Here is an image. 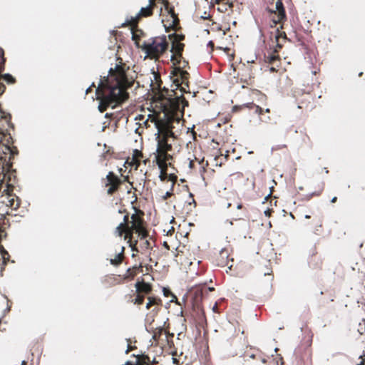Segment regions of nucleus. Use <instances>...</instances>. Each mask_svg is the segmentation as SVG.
<instances>
[{"instance_id": "nucleus-29", "label": "nucleus", "mask_w": 365, "mask_h": 365, "mask_svg": "<svg viewBox=\"0 0 365 365\" xmlns=\"http://www.w3.org/2000/svg\"><path fill=\"white\" fill-rule=\"evenodd\" d=\"M195 161L197 162L198 164L201 165L202 170H200V172H202V171L205 172L206 171L205 167L208 165V162L207 161H205L204 159H202L201 160H198L195 158V160H192L190 161L189 166H190V168H195Z\"/></svg>"}, {"instance_id": "nucleus-28", "label": "nucleus", "mask_w": 365, "mask_h": 365, "mask_svg": "<svg viewBox=\"0 0 365 365\" xmlns=\"http://www.w3.org/2000/svg\"><path fill=\"white\" fill-rule=\"evenodd\" d=\"M135 361H138L141 365H152L150 357L145 354L137 355Z\"/></svg>"}, {"instance_id": "nucleus-9", "label": "nucleus", "mask_w": 365, "mask_h": 365, "mask_svg": "<svg viewBox=\"0 0 365 365\" xmlns=\"http://www.w3.org/2000/svg\"><path fill=\"white\" fill-rule=\"evenodd\" d=\"M264 61L270 66L271 71H277L281 65V58L279 52H274L272 49L271 52H268L264 55Z\"/></svg>"}, {"instance_id": "nucleus-33", "label": "nucleus", "mask_w": 365, "mask_h": 365, "mask_svg": "<svg viewBox=\"0 0 365 365\" xmlns=\"http://www.w3.org/2000/svg\"><path fill=\"white\" fill-rule=\"evenodd\" d=\"M220 6L217 8V10L222 13H225L230 9H232L233 7V4H225L224 3L218 4Z\"/></svg>"}, {"instance_id": "nucleus-1", "label": "nucleus", "mask_w": 365, "mask_h": 365, "mask_svg": "<svg viewBox=\"0 0 365 365\" xmlns=\"http://www.w3.org/2000/svg\"><path fill=\"white\" fill-rule=\"evenodd\" d=\"M168 91H165L159 95V108L163 112V117L153 116L151 122L155 123L158 130L155 140L157 149L153 153L154 160L160 169L159 178L161 181H170V174L168 168L172 165L173 160V143L176 139L173 132L175 123H179L184 115L185 107L188 106V101L182 97L171 98L167 96Z\"/></svg>"}, {"instance_id": "nucleus-55", "label": "nucleus", "mask_w": 365, "mask_h": 365, "mask_svg": "<svg viewBox=\"0 0 365 365\" xmlns=\"http://www.w3.org/2000/svg\"><path fill=\"white\" fill-rule=\"evenodd\" d=\"M148 161H149V160H148V159L144 160H143V163H144L145 165H146L147 162H148Z\"/></svg>"}, {"instance_id": "nucleus-15", "label": "nucleus", "mask_w": 365, "mask_h": 365, "mask_svg": "<svg viewBox=\"0 0 365 365\" xmlns=\"http://www.w3.org/2000/svg\"><path fill=\"white\" fill-rule=\"evenodd\" d=\"M142 269L143 266L141 264L138 266L135 265L128 268L126 272L123 275H121L123 282L125 283L133 280L138 272L142 271Z\"/></svg>"}, {"instance_id": "nucleus-41", "label": "nucleus", "mask_w": 365, "mask_h": 365, "mask_svg": "<svg viewBox=\"0 0 365 365\" xmlns=\"http://www.w3.org/2000/svg\"><path fill=\"white\" fill-rule=\"evenodd\" d=\"M273 212H274V211H273V210H272V208H267V209L264 212V213L265 216H267V217H271L272 213Z\"/></svg>"}, {"instance_id": "nucleus-4", "label": "nucleus", "mask_w": 365, "mask_h": 365, "mask_svg": "<svg viewBox=\"0 0 365 365\" xmlns=\"http://www.w3.org/2000/svg\"><path fill=\"white\" fill-rule=\"evenodd\" d=\"M185 44L181 42L172 43L171 52L173 55L171 56V61L173 65L175 66L173 70L171 71L170 74L173 77V83L175 86L176 90H180L182 93L180 97H182L185 101L186 99L183 96L184 93H190L187 90V88H189V78L190 74L187 71L182 70L180 67L181 58H182V52L184 50ZM158 92L156 93V107L159 108V103H158L159 101V95L161 93H165V91H168V94L167 96L171 98H179L177 96V93L174 90H168L167 88H161L160 84H158Z\"/></svg>"}, {"instance_id": "nucleus-17", "label": "nucleus", "mask_w": 365, "mask_h": 365, "mask_svg": "<svg viewBox=\"0 0 365 365\" xmlns=\"http://www.w3.org/2000/svg\"><path fill=\"white\" fill-rule=\"evenodd\" d=\"M131 26L132 31V39L135 41V43L138 48H141L142 44H140V41L142 37L145 36L144 31L138 27V24L133 26L130 25Z\"/></svg>"}, {"instance_id": "nucleus-62", "label": "nucleus", "mask_w": 365, "mask_h": 365, "mask_svg": "<svg viewBox=\"0 0 365 365\" xmlns=\"http://www.w3.org/2000/svg\"><path fill=\"white\" fill-rule=\"evenodd\" d=\"M183 63H184L185 64H187V62H186V61H183Z\"/></svg>"}, {"instance_id": "nucleus-23", "label": "nucleus", "mask_w": 365, "mask_h": 365, "mask_svg": "<svg viewBox=\"0 0 365 365\" xmlns=\"http://www.w3.org/2000/svg\"><path fill=\"white\" fill-rule=\"evenodd\" d=\"M143 157V155L142 152L135 149L133 150L131 161L129 163L132 167H134V168L137 170L140 165Z\"/></svg>"}, {"instance_id": "nucleus-31", "label": "nucleus", "mask_w": 365, "mask_h": 365, "mask_svg": "<svg viewBox=\"0 0 365 365\" xmlns=\"http://www.w3.org/2000/svg\"><path fill=\"white\" fill-rule=\"evenodd\" d=\"M170 39H172V43L181 42L185 39V35L178 34H173L168 36Z\"/></svg>"}, {"instance_id": "nucleus-2", "label": "nucleus", "mask_w": 365, "mask_h": 365, "mask_svg": "<svg viewBox=\"0 0 365 365\" xmlns=\"http://www.w3.org/2000/svg\"><path fill=\"white\" fill-rule=\"evenodd\" d=\"M117 61L118 63L114 68H110L108 76L101 81L96 91L101 113L125 103L129 98L127 91L135 82L134 72L121 58H118Z\"/></svg>"}, {"instance_id": "nucleus-60", "label": "nucleus", "mask_w": 365, "mask_h": 365, "mask_svg": "<svg viewBox=\"0 0 365 365\" xmlns=\"http://www.w3.org/2000/svg\"><path fill=\"white\" fill-rule=\"evenodd\" d=\"M320 194H321V192H319L317 193V194H316V195H317V196H318V195H319Z\"/></svg>"}, {"instance_id": "nucleus-50", "label": "nucleus", "mask_w": 365, "mask_h": 365, "mask_svg": "<svg viewBox=\"0 0 365 365\" xmlns=\"http://www.w3.org/2000/svg\"><path fill=\"white\" fill-rule=\"evenodd\" d=\"M163 246H164L165 247H166L168 250H170V247H169V245H168V242H164V243H163Z\"/></svg>"}, {"instance_id": "nucleus-5", "label": "nucleus", "mask_w": 365, "mask_h": 365, "mask_svg": "<svg viewBox=\"0 0 365 365\" xmlns=\"http://www.w3.org/2000/svg\"><path fill=\"white\" fill-rule=\"evenodd\" d=\"M169 43L165 35L150 38L145 41L141 49L150 59L158 60L168 49Z\"/></svg>"}, {"instance_id": "nucleus-38", "label": "nucleus", "mask_w": 365, "mask_h": 365, "mask_svg": "<svg viewBox=\"0 0 365 365\" xmlns=\"http://www.w3.org/2000/svg\"><path fill=\"white\" fill-rule=\"evenodd\" d=\"M284 148H287L286 145H284V144L277 145L272 147V150L274 151V150H278L284 149Z\"/></svg>"}, {"instance_id": "nucleus-20", "label": "nucleus", "mask_w": 365, "mask_h": 365, "mask_svg": "<svg viewBox=\"0 0 365 365\" xmlns=\"http://www.w3.org/2000/svg\"><path fill=\"white\" fill-rule=\"evenodd\" d=\"M147 331L152 334L153 336V339L154 340V341L156 343V344H158L160 339V337L162 336L163 334L166 331V330H164V328L161 326H159V327H151V325L149 326L148 328H147Z\"/></svg>"}, {"instance_id": "nucleus-53", "label": "nucleus", "mask_w": 365, "mask_h": 365, "mask_svg": "<svg viewBox=\"0 0 365 365\" xmlns=\"http://www.w3.org/2000/svg\"><path fill=\"white\" fill-rule=\"evenodd\" d=\"M172 232H174L173 227H172L170 230H168V233H170V235H172Z\"/></svg>"}, {"instance_id": "nucleus-12", "label": "nucleus", "mask_w": 365, "mask_h": 365, "mask_svg": "<svg viewBox=\"0 0 365 365\" xmlns=\"http://www.w3.org/2000/svg\"><path fill=\"white\" fill-rule=\"evenodd\" d=\"M287 41V37L285 32L280 31L279 29H277L274 34V41H273V43H275V46H273V48H270V49H274V52H279Z\"/></svg>"}, {"instance_id": "nucleus-7", "label": "nucleus", "mask_w": 365, "mask_h": 365, "mask_svg": "<svg viewBox=\"0 0 365 365\" xmlns=\"http://www.w3.org/2000/svg\"><path fill=\"white\" fill-rule=\"evenodd\" d=\"M106 187H108L107 193L110 195H113L120 188L123 180L117 176L113 172H109L106 175Z\"/></svg>"}, {"instance_id": "nucleus-24", "label": "nucleus", "mask_w": 365, "mask_h": 365, "mask_svg": "<svg viewBox=\"0 0 365 365\" xmlns=\"http://www.w3.org/2000/svg\"><path fill=\"white\" fill-rule=\"evenodd\" d=\"M124 251L125 247H121L120 251L115 255L114 258H110V262L112 265L118 266L123 262L125 257Z\"/></svg>"}, {"instance_id": "nucleus-43", "label": "nucleus", "mask_w": 365, "mask_h": 365, "mask_svg": "<svg viewBox=\"0 0 365 365\" xmlns=\"http://www.w3.org/2000/svg\"><path fill=\"white\" fill-rule=\"evenodd\" d=\"M255 93H257L260 96V98L262 100L265 101H267V96L264 94L262 93L259 91L257 90L255 91Z\"/></svg>"}, {"instance_id": "nucleus-16", "label": "nucleus", "mask_w": 365, "mask_h": 365, "mask_svg": "<svg viewBox=\"0 0 365 365\" xmlns=\"http://www.w3.org/2000/svg\"><path fill=\"white\" fill-rule=\"evenodd\" d=\"M309 265L312 269H320L322 265V259L319 255H317V248L314 247L312 254L309 258Z\"/></svg>"}, {"instance_id": "nucleus-36", "label": "nucleus", "mask_w": 365, "mask_h": 365, "mask_svg": "<svg viewBox=\"0 0 365 365\" xmlns=\"http://www.w3.org/2000/svg\"><path fill=\"white\" fill-rule=\"evenodd\" d=\"M264 276H267L269 278V280L272 282L273 280V274H272V270L271 268L267 269V272H264Z\"/></svg>"}, {"instance_id": "nucleus-27", "label": "nucleus", "mask_w": 365, "mask_h": 365, "mask_svg": "<svg viewBox=\"0 0 365 365\" xmlns=\"http://www.w3.org/2000/svg\"><path fill=\"white\" fill-rule=\"evenodd\" d=\"M134 234H131L130 240V238L124 239L125 240H128V242L129 243L130 247L131 248V250L133 252H140V248L139 247V242L138 239H135Z\"/></svg>"}, {"instance_id": "nucleus-34", "label": "nucleus", "mask_w": 365, "mask_h": 365, "mask_svg": "<svg viewBox=\"0 0 365 365\" xmlns=\"http://www.w3.org/2000/svg\"><path fill=\"white\" fill-rule=\"evenodd\" d=\"M145 299V295L142 294H136V297L133 299V302L135 304L140 305L143 304Z\"/></svg>"}, {"instance_id": "nucleus-52", "label": "nucleus", "mask_w": 365, "mask_h": 365, "mask_svg": "<svg viewBox=\"0 0 365 365\" xmlns=\"http://www.w3.org/2000/svg\"><path fill=\"white\" fill-rule=\"evenodd\" d=\"M192 135H193L194 139L196 138V133L195 131H192Z\"/></svg>"}, {"instance_id": "nucleus-54", "label": "nucleus", "mask_w": 365, "mask_h": 365, "mask_svg": "<svg viewBox=\"0 0 365 365\" xmlns=\"http://www.w3.org/2000/svg\"><path fill=\"white\" fill-rule=\"evenodd\" d=\"M26 364H27V361L24 360V361H21V365H26Z\"/></svg>"}, {"instance_id": "nucleus-10", "label": "nucleus", "mask_w": 365, "mask_h": 365, "mask_svg": "<svg viewBox=\"0 0 365 365\" xmlns=\"http://www.w3.org/2000/svg\"><path fill=\"white\" fill-rule=\"evenodd\" d=\"M155 8L148 5L146 7H142L135 17H131L130 20L126 21L128 25H136L138 24L139 20L143 17H149L153 15V9Z\"/></svg>"}, {"instance_id": "nucleus-25", "label": "nucleus", "mask_w": 365, "mask_h": 365, "mask_svg": "<svg viewBox=\"0 0 365 365\" xmlns=\"http://www.w3.org/2000/svg\"><path fill=\"white\" fill-rule=\"evenodd\" d=\"M214 288H207L206 287H196L194 292H195V299L196 301L199 299H202L203 297L204 294H207L208 291H213Z\"/></svg>"}, {"instance_id": "nucleus-45", "label": "nucleus", "mask_w": 365, "mask_h": 365, "mask_svg": "<svg viewBox=\"0 0 365 365\" xmlns=\"http://www.w3.org/2000/svg\"><path fill=\"white\" fill-rule=\"evenodd\" d=\"M207 46L210 47L212 50L214 48V43L212 41H210L207 43Z\"/></svg>"}, {"instance_id": "nucleus-8", "label": "nucleus", "mask_w": 365, "mask_h": 365, "mask_svg": "<svg viewBox=\"0 0 365 365\" xmlns=\"http://www.w3.org/2000/svg\"><path fill=\"white\" fill-rule=\"evenodd\" d=\"M232 205H236L237 209L242 210V215H237V219H241L242 217L245 216L247 214V209L245 207L242 202L239 201V199L233 194H232L230 197H228L226 200L222 199L221 205L225 208H230Z\"/></svg>"}, {"instance_id": "nucleus-44", "label": "nucleus", "mask_w": 365, "mask_h": 365, "mask_svg": "<svg viewBox=\"0 0 365 365\" xmlns=\"http://www.w3.org/2000/svg\"><path fill=\"white\" fill-rule=\"evenodd\" d=\"M314 220L316 222L317 224H319V227H322V220L319 217H314Z\"/></svg>"}, {"instance_id": "nucleus-46", "label": "nucleus", "mask_w": 365, "mask_h": 365, "mask_svg": "<svg viewBox=\"0 0 365 365\" xmlns=\"http://www.w3.org/2000/svg\"><path fill=\"white\" fill-rule=\"evenodd\" d=\"M92 87H95V85L94 83L92 84L91 86H90L89 88H88L86 89V93L88 94V93L91 92L92 91Z\"/></svg>"}, {"instance_id": "nucleus-63", "label": "nucleus", "mask_w": 365, "mask_h": 365, "mask_svg": "<svg viewBox=\"0 0 365 365\" xmlns=\"http://www.w3.org/2000/svg\"><path fill=\"white\" fill-rule=\"evenodd\" d=\"M132 257H135V254H133V255H132Z\"/></svg>"}, {"instance_id": "nucleus-61", "label": "nucleus", "mask_w": 365, "mask_h": 365, "mask_svg": "<svg viewBox=\"0 0 365 365\" xmlns=\"http://www.w3.org/2000/svg\"><path fill=\"white\" fill-rule=\"evenodd\" d=\"M129 160H130V158H128V160H126V163H129Z\"/></svg>"}, {"instance_id": "nucleus-42", "label": "nucleus", "mask_w": 365, "mask_h": 365, "mask_svg": "<svg viewBox=\"0 0 365 365\" xmlns=\"http://www.w3.org/2000/svg\"><path fill=\"white\" fill-rule=\"evenodd\" d=\"M224 3L225 4H232L230 0H215V4Z\"/></svg>"}, {"instance_id": "nucleus-57", "label": "nucleus", "mask_w": 365, "mask_h": 365, "mask_svg": "<svg viewBox=\"0 0 365 365\" xmlns=\"http://www.w3.org/2000/svg\"><path fill=\"white\" fill-rule=\"evenodd\" d=\"M358 365H365L364 361H362Z\"/></svg>"}, {"instance_id": "nucleus-19", "label": "nucleus", "mask_w": 365, "mask_h": 365, "mask_svg": "<svg viewBox=\"0 0 365 365\" xmlns=\"http://www.w3.org/2000/svg\"><path fill=\"white\" fill-rule=\"evenodd\" d=\"M274 12H277V19L274 20V24H281L286 20L285 10L280 0L276 2V11Z\"/></svg>"}, {"instance_id": "nucleus-21", "label": "nucleus", "mask_w": 365, "mask_h": 365, "mask_svg": "<svg viewBox=\"0 0 365 365\" xmlns=\"http://www.w3.org/2000/svg\"><path fill=\"white\" fill-rule=\"evenodd\" d=\"M169 180L171 182L170 188L168 191H167L163 195L161 196V199L163 201H165L174 196V187L178 180V176L175 174L171 173L169 176Z\"/></svg>"}, {"instance_id": "nucleus-56", "label": "nucleus", "mask_w": 365, "mask_h": 365, "mask_svg": "<svg viewBox=\"0 0 365 365\" xmlns=\"http://www.w3.org/2000/svg\"><path fill=\"white\" fill-rule=\"evenodd\" d=\"M110 115H111V114L106 113L105 116H106V118H109Z\"/></svg>"}, {"instance_id": "nucleus-14", "label": "nucleus", "mask_w": 365, "mask_h": 365, "mask_svg": "<svg viewBox=\"0 0 365 365\" xmlns=\"http://www.w3.org/2000/svg\"><path fill=\"white\" fill-rule=\"evenodd\" d=\"M102 283L105 287H110L123 284L124 282L121 275L115 276L114 274H109L103 278Z\"/></svg>"}, {"instance_id": "nucleus-22", "label": "nucleus", "mask_w": 365, "mask_h": 365, "mask_svg": "<svg viewBox=\"0 0 365 365\" xmlns=\"http://www.w3.org/2000/svg\"><path fill=\"white\" fill-rule=\"evenodd\" d=\"M148 302L146 304V309H150L151 307H154L153 311L158 312L160 307L162 306V301L160 299L157 298L155 297H148Z\"/></svg>"}, {"instance_id": "nucleus-18", "label": "nucleus", "mask_w": 365, "mask_h": 365, "mask_svg": "<svg viewBox=\"0 0 365 365\" xmlns=\"http://www.w3.org/2000/svg\"><path fill=\"white\" fill-rule=\"evenodd\" d=\"M136 293L142 294L144 295L150 294L153 290L152 285L148 282L138 281L135 283Z\"/></svg>"}, {"instance_id": "nucleus-39", "label": "nucleus", "mask_w": 365, "mask_h": 365, "mask_svg": "<svg viewBox=\"0 0 365 365\" xmlns=\"http://www.w3.org/2000/svg\"><path fill=\"white\" fill-rule=\"evenodd\" d=\"M312 337H313L312 333L311 332V331H308V340L307 341V344L308 346H311L312 341Z\"/></svg>"}, {"instance_id": "nucleus-58", "label": "nucleus", "mask_w": 365, "mask_h": 365, "mask_svg": "<svg viewBox=\"0 0 365 365\" xmlns=\"http://www.w3.org/2000/svg\"><path fill=\"white\" fill-rule=\"evenodd\" d=\"M305 218L309 219V218H310V216L309 215H306Z\"/></svg>"}, {"instance_id": "nucleus-30", "label": "nucleus", "mask_w": 365, "mask_h": 365, "mask_svg": "<svg viewBox=\"0 0 365 365\" xmlns=\"http://www.w3.org/2000/svg\"><path fill=\"white\" fill-rule=\"evenodd\" d=\"M171 21H172V22L170 24V26H169V27L171 29L177 31L181 29L180 26V19H179L178 15L171 17Z\"/></svg>"}, {"instance_id": "nucleus-11", "label": "nucleus", "mask_w": 365, "mask_h": 365, "mask_svg": "<svg viewBox=\"0 0 365 365\" xmlns=\"http://www.w3.org/2000/svg\"><path fill=\"white\" fill-rule=\"evenodd\" d=\"M245 108H247L250 110H253L255 113L258 114L259 115H263L264 113H270L269 108H262L261 106L256 105L255 103H254L252 102L245 103L241 106H235L233 107L232 110H233V111H239Z\"/></svg>"}, {"instance_id": "nucleus-48", "label": "nucleus", "mask_w": 365, "mask_h": 365, "mask_svg": "<svg viewBox=\"0 0 365 365\" xmlns=\"http://www.w3.org/2000/svg\"><path fill=\"white\" fill-rule=\"evenodd\" d=\"M218 307H217V304H215V305L213 307V311L215 312H218V310H217Z\"/></svg>"}, {"instance_id": "nucleus-6", "label": "nucleus", "mask_w": 365, "mask_h": 365, "mask_svg": "<svg viewBox=\"0 0 365 365\" xmlns=\"http://www.w3.org/2000/svg\"><path fill=\"white\" fill-rule=\"evenodd\" d=\"M5 58L2 48H0V73L4 69ZM3 81L6 82L8 84H14L16 83V79L10 74H0V96H1L6 89L5 85Z\"/></svg>"}, {"instance_id": "nucleus-13", "label": "nucleus", "mask_w": 365, "mask_h": 365, "mask_svg": "<svg viewBox=\"0 0 365 365\" xmlns=\"http://www.w3.org/2000/svg\"><path fill=\"white\" fill-rule=\"evenodd\" d=\"M217 264L219 267H229L230 268L232 266V264H229L230 263V252L229 250L226 248L222 249L216 258Z\"/></svg>"}, {"instance_id": "nucleus-35", "label": "nucleus", "mask_w": 365, "mask_h": 365, "mask_svg": "<svg viewBox=\"0 0 365 365\" xmlns=\"http://www.w3.org/2000/svg\"><path fill=\"white\" fill-rule=\"evenodd\" d=\"M163 294L167 297H172L170 302H174L175 300H177L176 296L174 295L169 289L163 288Z\"/></svg>"}, {"instance_id": "nucleus-37", "label": "nucleus", "mask_w": 365, "mask_h": 365, "mask_svg": "<svg viewBox=\"0 0 365 365\" xmlns=\"http://www.w3.org/2000/svg\"><path fill=\"white\" fill-rule=\"evenodd\" d=\"M168 11V13L169 14L170 18L173 17V16H175L176 15H178L175 12V9H174V7L173 6H171L168 10H166Z\"/></svg>"}, {"instance_id": "nucleus-49", "label": "nucleus", "mask_w": 365, "mask_h": 365, "mask_svg": "<svg viewBox=\"0 0 365 365\" xmlns=\"http://www.w3.org/2000/svg\"><path fill=\"white\" fill-rule=\"evenodd\" d=\"M336 201H337V197H334L331 200V203H335Z\"/></svg>"}, {"instance_id": "nucleus-40", "label": "nucleus", "mask_w": 365, "mask_h": 365, "mask_svg": "<svg viewBox=\"0 0 365 365\" xmlns=\"http://www.w3.org/2000/svg\"><path fill=\"white\" fill-rule=\"evenodd\" d=\"M271 18L273 22V25H271V26H275L277 24H274V20L277 19V12H272Z\"/></svg>"}, {"instance_id": "nucleus-59", "label": "nucleus", "mask_w": 365, "mask_h": 365, "mask_svg": "<svg viewBox=\"0 0 365 365\" xmlns=\"http://www.w3.org/2000/svg\"><path fill=\"white\" fill-rule=\"evenodd\" d=\"M317 71H313V73H314V75H316V74H317Z\"/></svg>"}, {"instance_id": "nucleus-3", "label": "nucleus", "mask_w": 365, "mask_h": 365, "mask_svg": "<svg viewBox=\"0 0 365 365\" xmlns=\"http://www.w3.org/2000/svg\"><path fill=\"white\" fill-rule=\"evenodd\" d=\"M134 210L135 212L130 216L125 210H119L120 214H124L123 221L115 227L114 233L118 237L123 236L124 239H130L129 236L131 234H137L140 253L143 254L153 249L155 241L146 230L144 212L140 209Z\"/></svg>"}, {"instance_id": "nucleus-26", "label": "nucleus", "mask_w": 365, "mask_h": 365, "mask_svg": "<svg viewBox=\"0 0 365 365\" xmlns=\"http://www.w3.org/2000/svg\"><path fill=\"white\" fill-rule=\"evenodd\" d=\"M314 100V97L309 94L306 93L302 96V98L299 103L298 107L299 108H307L309 107V104H310Z\"/></svg>"}, {"instance_id": "nucleus-51", "label": "nucleus", "mask_w": 365, "mask_h": 365, "mask_svg": "<svg viewBox=\"0 0 365 365\" xmlns=\"http://www.w3.org/2000/svg\"><path fill=\"white\" fill-rule=\"evenodd\" d=\"M157 363H158V361L155 360V358L153 359V361H151V364H152V365H154V364H157Z\"/></svg>"}, {"instance_id": "nucleus-32", "label": "nucleus", "mask_w": 365, "mask_h": 365, "mask_svg": "<svg viewBox=\"0 0 365 365\" xmlns=\"http://www.w3.org/2000/svg\"><path fill=\"white\" fill-rule=\"evenodd\" d=\"M165 334L168 346L170 348L173 347L174 346V341H173L174 334L170 333L168 331H165Z\"/></svg>"}, {"instance_id": "nucleus-47", "label": "nucleus", "mask_w": 365, "mask_h": 365, "mask_svg": "<svg viewBox=\"0 0 365 365\" xmlns=\"http://www.w3.org/2000/svg\"><path fill=\"white\" fill-rule=\"evenodd\" d=\"M133 346H132L131 345H130V344H129V345L128 346V349H127V350H126L125 353H126V354H128L131 350H133Z\"/></svg>"}]
</instances>
